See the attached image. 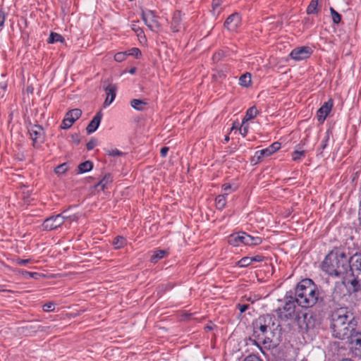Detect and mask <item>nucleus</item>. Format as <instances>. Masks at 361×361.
<instances>
[{"instance_id":"obj_1","label":"nucleus","mask_w":361,"mask_h":361,"mask_svg":"<svg viewBox=\"0 0 361 361\" xmlns=\"http://www.w3.org/2000/svg\"><path fill=\"white\" fill-rule=\"evenodd\" d=\"M274 316L265 314L259 317L253 323V336L257 340V344L262 343L265 348H271L276 345L274 341V331L278 328Z\"/></svg>"},{"instance_id":"obj_2","label":"nucleus","mask_w":361,"mask_h":361,"mask_svg":"<svg viewBox=\"0 0 361 361\" xmlns=\"http://www.w3.org/2000/svg\"><path fill=\"white\" fill-rule=\"evenodd\" d=\"M331 318V329L334 337L343 340L352 336L355 324L353 314L347 308L334 310Z\"/></svg>"},{"instance_id":"obj_3","label":"nucleus","mask_w":361,"mask_h":361,"mask_svg":"<svg viewBox=\"0 0 361 361\" xmlns=\"http://www.w3.org/2000/svg\"><path fill=\"white\" fill-rule=\"evenodd\" d=\"M295 295V302L305 308L312 307L322 298L317 286L310 279H303L297 285Z\"/></svg>"},{"instance_id":"obj_4","label":"nucleus","mask_w":361,"mask_h":361,"mask_svg":"<svg viewBox=\"0 0 361 361\" xmlns=\"http://www.w3.org/2000/svg\"><path fill=\"white\" fill-rule=\"evenodd\" d=\"M350 267V262L343 252L331 251L322 264L323 271L329 275L341 276L345 274Z\"/></svg>"},{"instance_id":"obj_5","label":"nucleus","mask_w":361,"mask_h":361,"mask_svg":"<svg viewBox=\"0 0 361 361\" xmlns=\"http://www.w3.org/2000/svg\"><path fill=\"white\" fill-rule=\"evenodd\" d=\"M295 300H292L290 298V300H287L283 307H279L276 310V314L281 320H288V319H292L295 316Z\"/></svg>"},{"instance_id":"obj_6","label":"nucleus","mask_w":361,"mask_h":361,"mask_svg":"<svg viewBox=\"0 0 361 361\" xmlns=\"http://www.w3.org/2000/svg\"><path fill=\"white\" fill-rule=\"evenodd\" d=\"M295 320L300 329L307 331L314 326V319L312 314L300 312L296 315Z\"/></svg>"},{"instance_id":"obj_7","label":"nucleus","mask_w":361,"mask_h":361,"mask_svg":"<svg viewBox=\"0 0 361 361\" xmlns=\"http://www.w3.org/2000/svg\"><path fill=\"white\" fill-rule=\"evenodd\" d=\"M142 18L151 30L158 32L160 30L161 25L158 22L157 17L152 11L142 12Z\"/></svg>"},{"instance_id":"obj_8","label":"nucleus","mask_w":361,"mask_h":361,"mask_svg":"<svg viewBox=\"0 0 361 361\" xmlns=\"http://www.w3.org/2000/svg\"><path fill=\"white\" fill-rule=\"evenodd\" d=\"M241 25V17L238 13L230 15L224 23V26L231 32H235Z\"/></svg>"},{"instance_id":"obj_9","label":"nucleus","mask_w":361,"mask_h":361,"mask_svg":"<svg viewBox=\"0 0 361 361\" xmlns=\"http://www.w3.org/2000/svg\"><path fill=\"white\" fill-rule=\"evenodd\" d=\"M312 53L311 49L308 47H297L292 50L290 54V57L295 60L300 61L307 59Z\"/></svg>"},{"instance_id":"obj_10","label":"nucleus","mask_w":361,"mask_h":361,"mask_svg":"<svg viewBox=\"0 0 361 361\" xmlns=\"http://www.w3.org/2000/svg\"><path fill=\"white\" fill-rule=\"evenodd\" d=\"M63 224V219L58 214L56 216H50L44 221L42 224L44 229L47 231H51L59 227Z\"/></svg>"},{"instance_id":"obj_11","label":"nucleus","mask_w":361,"mask_h":361,"mask_svg":"<svg viewBox=\"0 0 361 361\" xmlns=\"http://www.w3.org/2000/svg\"><path fill=\"white\" fill-rule=\"evenodd\" d=\"M333 107V101L329 99L325 102L317 111V117L320 123H323Z\"/></svg>"},{"instance_id":"obj_12","label":"nucleus","mask_w":361,"mask_h":361,"mask_svg":"<svg viewBox=\"0 0 361 361\" xmlns=\"http://www.w3.org/2000/svg\"><path fill=\"white\" fill-rule=\"evenodd\" d=\"M117 87L114 84H109L104 87V91L106 94V98L104 102V107L109 106L114 100L116 94Z\"/></svg>"},{"instance_id":"obj_13","label":"nucleus","mask_w":361,"mask_h":361,"mask_svg":"<svg viewBox=\"0 0 361 361\" xmlns=\"http://www.w3.org/2000/svg\"><path fill=\"white\" fill-rule=\"evenodd\" d=\"M102 118V112L99 111L98 113H97V114L94 116L92 120L90 122V123L86 128V130L88 134L94 133L97 129L101 122Z\"/></svg>"},{"instance_id":"obj_14","label":"nucleus","mask_w":361,"mask_h":361,"mask_svg":"<svg viewBox=\"0 0 361 361\" xmlns=\"http://www.w3.org/2000/svg\"><path fill=\"white\" fill-rule=\"evenodd\" d=\"M351 264L349 268L355 275V272H361V255H355L351 257Z\"/></svg>"},{"instance_id":"obj_15","label":"nucleus","mask_w":361,"mask_h":361,"mask_svg":"<svg viewBox=\"0 0 361 361\" xmlns=\"http://www.w3.org/2000/svg\"><path fill=\"white\" fill-rule=\"evenodd\" d=\"M181 13L179 11H176L173 13V16L171 22V29L173 32H178L181 27Z\"/></svg>"},{"instance_id":"obj_16","label":"nucleus","mask_w":361,"mask_h":361,"mask_svg":"<svg viewBox=\"0 0 361 361\" xmlns=\"http://www.w3.org/2000/svg\"><path fill=\"white\" fill-rule=\"evenodd\" d=\"M245 236V233H242L241 234H233L231 235L228 238V243L233 246H238L239 243H242L244 244V237Z\"/></svg>"},{"instance_id":"obj_17","label":"nucleus","mask_w":361,"mask_h":361,"mask_svg":"<svg viewBox=\"0 0 361 361\" xmlns=\"http://www.w3.org/2000/svg\"><path fill=\"white\" fill-rule=\"evenodd\" d=\"M30 135L34 142H36V140L41 136L42 134V128L40 126L35 125L29 128Z\"/></svg>"},{"instance_id":"obj_18","label":"nucleus","mask_w":361,"mask_h":361,"mask_svg":"<svg viewBox=\"0 0 361 361\" xmlns=\"http://www.w3.org/2000/svg\"><path fill=\"white\" fill-rule=\"evenodd\" d=\"M257 114H258V111H257V108L255 106H251L250 108H249L247 110L246 114H245V117L243 119V126L247 121H248L255 118Z\"/></svg>"},{"instance_id":"obj_19","label":"nucleus","mask_w":361,"mask_h":361,"mask_svg":"<svg viewBox=\"0 0 361 361\" xmlns=\"http://www.w3.org/2000/svg\"><path fill=\"white\" fill-rule=\"evenodd\" d=\"M239 84L245 87H250L252 85L251 74L247 72L240 75L239 78Z\"/></svg>"},{"instance_id":"obj_20","label":"nucleus","mask_w":361,"mask_h":361,"mask_svg":"<svg viewBox=\"0 0 361 361\" xmlns=\"http://www.w3.org/2000/svg\"><path fill=\"white\" fill-rule=\"evenodd\" d=\"M262 243V239L259 237H253L245 233L244 237V244L247 245H257Z\"/></svg>"},{"instance_id":"obj_21","label":"nucleus","mask_w":361,"mask_h":361,"mask_svg":"<svg viewBox=\"0 0 361 361\" xmlns=\"http://www.w3.org/2000/svg\"><path fill=\"white\" fill-rule=\"evenodd\" d=\"M147 103L145 100L134 99L130 102L133 108L138 111H143Z\"/></svg>"},{"instance_id":"obj_22","label":"nucleus","mask_w":361,"mask_h":361,"mask_svg":"<svg viewBox=\"0 0 361 361\" xmlns=\"http://www.w3.org/2000/svg\"><path fill=\"white\" fill-rule=\"evenodd\" d=\"M82 114V111L79 109H74L69 111H68L65 116L68 118L70 120H73L74 123L76 120H78Z\"/></svg>"},{"instance_id":"obj_23","label":"nucleus","mask_w":361,"mask_h":361,"mask_svg":"<svg viewBox=\"0 0 361 361\" xmlns=\"http://www.w3.org/2000/svg\"><path fill=\"white\" fill-rule=\"evenodd\" d=\"M355 277L351 281V285L355 291H361V272L355 273Z\"/></svg>"},{"instance_id":"obj_24","label":"nucleus","mask_w":361,"mask_h":361,"mask_svg":"<svg viewBox=\"0 0 361 361\" xmlns=\"http://www.w3.org/2000/svg\"><path fill=\"white\" fill-rule=\"evenodd\" d=\"M226 193L219 195L216 197V207L218 209H222L226 204Z\"/></svg>"},{"instance_id":"obj_25","label":"nucleus","mask_w":361,"mask_h":361,"mask_svg":"<svg viewBox=\"0 0 361 361\" xmlns=\"http://www.w3.org/2000/svg\"><path fill=\"white\" fill-rule=\"evenodd\" d=\"M112 181L111 176L110 173H106L103 178L97 183L96 187H101V189L104 190L106 185Z\"/></svg>"},{"instance_id":"obj_26","label":"nucleus","mask_w":361,"mask_h":361,"mask_svg":"<svg viewBox=\"0 0 361 361\" xmlns=\"http://www.w3.org/2000/svg\"><path fill=\"white\" fill-rule=\"evenodd\" d=\"M113 245L116 249H120L126 245V240L124 237L118 235L114 238Z\"/></svg>"},{"instance_id":"obj_27","label":"nucleus","mask_w":361,"mask_h":361,"mask_svg":"<svg viewBox=\"0 0 361 361\" xmlns=\"http://www.w3.org/2000/svg\"><path fill=\"white\" fill-rule=\"evenodd\" d=\"M93 164L90 161H86L78 165V171L80 173L90 171L92 169Z\"/></svg>"},{"instance_id":"obj_28","label":"nucleus","mask_w":361,"mask_h":361,"mask_svg":"<svg viewBox=\"0 0 361 361\" xmlns=\"http://www.w3.org/2000/svg\"><path fill=\"white\" fill-rule=\"evenodd\" d=\"M64 38L56 32H51L48 39V43L53 44L54 42H63Z\"/></svg>"},{"instance_id":"obj_29","label":"nucleus","mask_w":361,"mask_h":361,"mask_svg":"<svg viewBox=\"0 0 361 361\" xmlns=\"http://www.w3.org/2000/svg\"><path fill=\"white\" fill-rule=\"evenodd\" d=\"M318 0H311L309 6L307 8V14H314L318 12Z\"/></svg>"},{"instance_id":"obj_30","label":"nucleus","mask_w":361,"mask_h":361,"mask_svg":"<svg viewBox=\"0 0 361 361\" xmlns=\"http://www.w3.org/2000/svg\"><path fill=\"white\" fill-rule=\"evenodd\" d=\"M166 251L164 250H157L152 255L150 261L152 263H157L159 259L164 257Z\"/></svg>"},{"instance_id":"obj_31","label":"nucleus","mask_w":361,"mask_h":361,"mask_svg":"<svg viewBox=\"0 0 361 361\" xmlns=\"http://www.w3.org/2000/svg\"><path fill=\"white\" fill-rule=\"evenodd\" d=\"M271 154H272V152H271V150L269 149V147L262 149V150H259V151H257L255 153V156H257V161H260L261 158L264 157H269Z\"/></svg>"},{"instance_id":"obj_32","label":"nucleus","mask_w":361,"mask_h":361,"mask_svg":"<svg viewBox=\"0 0 361 361\" xmlns=\"http://www.w3.org/2000/svg\"><path fill=\"white\" fill-rule=\"evenodd\" d=\"M252 264V259L250 257H243L238 262V265L240 267H245Z\"/></svg>"},{"instance_id":"obj_33","label":"nucleus","mask_w":361,"mask_h":361,"mask_svg":"<svg viewBox=\"0 0 361 361\" xmlns=\"http://www.w3.org/2000/svg\"><path fill=\"white\" fill-rule=\"evenodd\" d=\"M330 12L332 16L333 22L336 24L339 23L341 20V15L337 13L333 8H330Z\"/></svg>"},{"instance_id":"obj_34","label":"nucleus","mask_w":361,"mask_h":361,"mask_svg":"<svg viewBox=\"0 0 361 361\" xmlns=\"http://www.w3.org/2000/svg\"><path fill=\"white\" fill-rule=\"evenodd\" d=\"M67 169H68L67 164L63 163L62 164L57 166L54 169V172L56 174H63L67 171Z\"/></svg>"},{"instance_id":"obj_35","label":"nucleus","mask_w":361,"mask_h":361,"mask_svg":"<svg viewBox=\"0 0 361 361\" xmlns=\"http://www.w3.org/2000/svg\"><path fill=\"white\" fill-rule=\"evenodd\" d=\"M131 27H132V30L136 33L137 36L139 38H141V37L145 38L144 32L136 23H133Z\"/></svg>"},{"instance_id":"obj_36","label":"nucleus","mask_w":361,"mask_h":361,"mask_svg":"<svg viewBox=\"0 0 361 361\" xmlns=\"http://www.w3.org/2000/svg\"><path fill=\"white\" fill-rule=\"evenodd\" d=\"M63 219V224L64 223L65 220L66 219H71V221H76L78 219L77 216L75 215H68L67 214V211H63L61 214H58Z\"/></svg>"},{"instance_id":"obj_37","label":"nucleus","mask_w":361,"mask_h":361,"mask_svg":"<svg viewBox=\"0 0 361 361\" xmlns=\"http://www.w3.org/2000/svg\"><path fill=\"white\" fill-rule=\"evenodd\" d=\"M73 120H70L68 118L65 116L64 119L63 120L61 128L63 129H68L73 125Z\"/></svg>"},{"instance_id":"obj_38","label":"nucleus","mask_w":361,"mask_h":361,"mask_svg":"<svg viewBox=\"0 0 361 361\" xmlns=\"http://www.w3.org/2000/svg\"><path fill=\"white\" fill-rule=\"evenodd\" d=\"M106 154L109 156H111V157L122 156L124 154L123 152L119 151L117 149H109L106 151Z\"/></svg>"},{"instance_id":"obj_39","label":"nucleus","mask_w":361,"mask_h":361,"mask_svg":"<svg viewBox=\"0 0 361 361\" xmlns=\"http://www.w3.org/2000/svg\"><path fill=\"white\" fill-rule=\"evenodd\" d=\"M304 155H305V151H303V150H302V151L295 150V152H293V153L292 154V158H293V161H297V160L300 159V157L304 156Z\"/></svg>"},{"instance_id":"obj_40","label":"nucleus","mask_w":361,"mask_h":361,"mask_svg":"<svg viewBox=\"0 0 361 361\" xmlns=\"http://www.w3.org/2000/svg\"><path fill=\"white\" fill-rule=\"evenodd\" d=\"M19 273H20L22 274V276H23L24 277H27L28 276L30 277L37 279V276H39V274L37 272H29V271H19Z\"/></svg>"},{"instance_id":"obj_41","label":"nucleus","mask_w":361,"mask_h":361,"mask_svg":"<svg viewBox=\"0 0 361 361\" xmlns=\"http://www.w3.org/2000/svg\"><path fill=\"white\" fill-rule=\"evenodd\" d=\"M54 310V303L52 302H49L43 305V310L44 312H51Z\"/></svg>"},{"instance_id":"obj_42","label":"nucleus","mask_w":361,"mask_h":361,"mask_svg":"<svg viewBox=\"0 0 361 361\" xmlns=\"http://www.w3.org/2000/svg\"><path fill=\"white\" fill-rule=\"evenodd\" d=\"M128 55L134 56L135 58L138 59L141 56V51L138 48H132L129 50Z\"/></svg>"},{"instance_id":"obj_43","label":"nucleus","mask_w":361,"mask_h":361,"mask_svg":"<svg viewBox=\"0 0 361 361\" xmlns=\"http://www.w3.org/2000/svg\"><path fill=\"white\" fill-rule=\"evenodd\" d=\"M126 54L125 52H118L115 54L114 59L118 62H121L125 60Z\"/></svg>"},{"instance_id":"obj_44","label":"nucleus","mask_w":361,"mask_h":361,"mask_svg":"<svg viewBox=\"0 0 361 361\" xmlns=\"http://www.w3.org/2000/svg\"><path fill=\"white\" fill-rule=\"evenodd\" d=\"M248 128H249V126L247 124H245L244 123V125L243 126V124L241 125V126H240V134L243 136V137H245L247 132H248Z\"/></svg>"},{"instance_id":"obj_45","label":"nucleus","mask_w":361,"mask_h":361,"mask_svg":"<svg viewBox=\"0 0 361 361\" xmlns=\"http://www.w3.org/2000/svg\"><path fill=\"white\" fill-rule=\"evenodd\" d=\"M280 147H281V143H279L278 142H274L272 145H271L269 147V148L271 150V152H272V154L274 152H275L276 151H277L278 149H279Z\"/></svg>"},{"instance_id":"obj_46","label":"nucleus","mask_w":361,"mask_h":361,"mask_svg":"<svg viewBox=\"0 0 361 361\" xmlns=\"http://www.w3.org/2000/svg\"><path fill=\"white\" fill-rule=\"evenodd\" d=\"M329 139V131H327L326 133V135L321 144V149L322 150H324L326 147L327 142H328Z\"/></svg>"},{"instance_id":"obj_47","label":"nucleus","mask_w":361,"mask_h":361,"mask_svg":"<svg viewBox=\"0 0 361 361\" xmlns=\"http://www.w3.org/2000/svg\"><path fill=\"white\" fill-rule=\"evenodd\" d=\"M97 142L96 140L92 138L86 145L87 149L91 150L96 146Z\"/></svg>"},{"instance_id":"obj_48","label":"nucleus","mask_w":361,"mask_h":361,"mask_svg":"<svg viewBox=\"0 0 361 361\" xmlns=\"http://www.w3.org/2000/svg\"><path fill=\"white\" fill-rule=\"evenodd\" d=\"M221 0H213L212 1V10L214 12L221 6Z\"/></svg>"},{"instance_id":"obj_49","label":"nucleus","mask_w":361,"mask_h":361,"mask_svg":"<svg viewBox=\"0 0 361 361\" xmlns=\"http://www.w3.org/2000/svg\"><path fill=\"white\" fill-rule=\"evenodd\" d=\"M31 261H32L31 259H22L18 258L16 259V262L20 265H23V264L30 263Z\"/></svg>"},{"instance_id":"obj_50","label":"nucleus","mask_w":361,"mask_h":361,"mask_svg":"<svg viewBox=\"0 0 361 361\" xmlns=\"http://www.w3.org/2000/svg\"><path fill=\"white\" fill-rule=\"evenodd\" d=\"M5 18H6L5 13L3 11L0 10V27H2L4 25Z\"/></svg>"},{"instance_id":"obj_51","label":"nucleus","mask_w":361,"mask_h":361,"mask_svg":"<svg viewBox=\"0 0 361 361\" xmlns=\"http://www.w3.org/2000/svg\"><path fill=\"white\" fill-rule=\"evenodd\" d=\"M250 257L252 259V262H262L264 259V257H262V255H256V256Z\"/></svg>"},{"instance_id":"obj_52","label":"nucleus","mask_w":361,"mask_h":361,"mask_svg":"<svg viewBox=\"0 0 361 361\" xmlns=\"http://www.w3.org/2000/svg\"><path fill=\"white\" fill-rule=\"evenodd\" d=\"M238 307L239 308V310L241 313L244 312L245 310H247L248 309V305H245V304H238Z\"/></svg>"},{"instance_id":"obj_53","label":"nucleus","mask_w":361,"mask_h":361,"mask_svg":"<svg viewBox=\"0 0 361 361\" xmlns=\"http://www.w3.org/2000/svg\"><path fill=\"white\" fill-rule=\"evenodd\" d=\"M169 147H163L161 149L160 154L162 157H164L166 156L168 152H169Z\"/></svg>"},{"instance_id":"obj_54","label":"nucleus","mask_w":361,"mask_h":361,"mask_svg":"<svg viewBox=\"0 0 361 361\" xmlns=\"http://www.w3.org/2000/svg\"><path fill=\"white\" fill-rule=\"evenodd\" d=\"M244 361H262L257 357H248L244 360Z\"/></svg>"},{"instance_id":"obj_55","label":"nucleus","mask_w":361,"mask_h":361,"mask_svg":"<svg viewBox=\"0 0 361 361\" xmlns=\"http://www.w3.org/2000/svg\"><path fill=\"white\" fill-rule=\"evenodd\" d=\"M231 185L228 183H225V184L222 185V189L225 191L228 189H231Z\"/></svg>"},{"instance_id":"obj_56","label":"nucleus","mask_w":361,"mask_h":361,"mask_svg":"<svg viewBox=\"0 0 361 361\" xmlns=\"http://www.w3.org/2000/svg\"><path fill=\"white\" fill-rule=\"evenodd\" d=\"M235 130H238V129H239V130H240V127H239L238 124H236V123H235V122H234V123H233V126H232V128H231V131H232V130H235Z\"/></svg>"},{"instance_id":"obj_57","label":"nucleus","mask_w":361,"mask_h":361,"mask_svg":"<svg viewBox=\"0 0 361 361\" xmlns=\"http://www.w3.org/2000/svg\"><path fill=\"white\" fill-rule=\"evenodd\" d=\"M213 329H214V326H212V325H207V326L204 327V329H205L207 331H212Z\"/></svg>"},{"instance_id":"obj_58","label":"nucleus","mask_w":361,"mask_h":361,"mask_svg":"<svg viewBox=\"0 0 361 361\" xmlns=\"http://www.w3.org/2000/svg\"><path fill=\"white\" fill-rule=\"evenodd\" d=\"M135 71H136V68H132L130 71H129V73L130 74H133L135 73Z\"/></svg>"},{"instance_id":"obj_59","label":"nucleus","mask_w":361,"mask_h":361,"mask_svg":"<svg viewBox=\"0 0 361 361\" xmlns=\"http://www.w3.org/2000/svg\"><path fill=\"white\" fill-rule=\"evenodd\" d=\"M68 4H67L66 2H65L63 4V5H62L61 6V9L63 10V11L64 12V10H65V8L66 7V6L68 5Z\"/></svg>"},{"instance_id":"obj_60","label":"nucleus","mask_w":361,"mask_h":361,"mask_svg":"<svg viewBox=\"0 0 361 361\" xmlns=\"http://www.w3.org/2000/svg\"><path fill=\"white\" fill-rule=\"evenodd\" d=\"M221 56V54L220 52H218L214 54V58H219Z\"/></svg>"},{"instance_id":"obj_61","label":"nucleus","mask_w":361,"mask_h":361,"mask_svg":"<svg viewBox=\"0 0 361 361\" xmlns=\"http://www.w3.org/2000/svg\"><path fill=\"white\" fill-rule=\"evenodd\" d=\"M73 142L76 144H78L80 142V140L78 137H76L75 139L73 138Z\"/></svg>"},{"instance_id":"obj_62","label":"nucleus","mask_w":361,"mask_h":361,"mask_svg":"<svg viewBox=\"0 0 361 361\" xmlns=\"http://www.w3.org/2000/svg\"><path fill=\"white\" fill-rule=\"evenodd\" d=\"M224 140L226 142H228L229 140V136L228 135H226L225 137H224Z\"/></svg>"},{"instance_id":"obj_63","label":"nucleus","mask_w":361,"mask_h":361,"mask_svg":"<svg viewBox=\"0 0 361 361\" xmlns=\"http://www.w3.org/2000/svg\"><path fill=\"white\" fill-rule=\"evenodd\" d=\"M27 90L28 92H32V87H30H30H27Z\"/></svg>"},{"instance_id":"obj_64","label":"nucleus","mask_w":361,"mask_h":361,"mask_svg":"<svg viewBox=\"0 0 361 361\" xmlns=\"http://www.w3.org/2000/svg\"><path fill=\"white\" fill-rule=\"evenodd\" d=\"M3 291L11 292V290H3Z\"/></svg>"}]
</instances>
